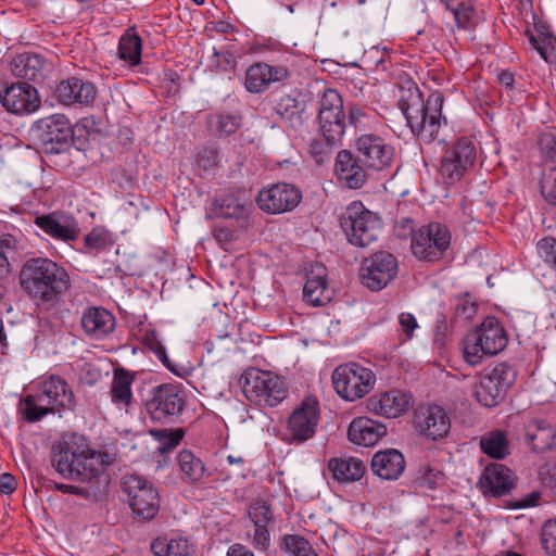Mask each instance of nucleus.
I'll return each instance as SVG.
<instances>
[{
    "instance_id": "nucleus-57",
    "label": "nucleus",
    "mask_w": 556,
    "mask_h": 556,
    "mask_svg": "<svg viewBox=\"0 0 556 556\" xmlns=\"http://www.w3.org/2000/svg\"><path fill=\"white\" fill-rule=\"evenodd\" d=\"M86 245L92 249H102L108 244L106 232L96 228L91 230L85 238Z\"/></svg>"
},
{
    "instance_id": "nucleus-19",
    "label": "nucleus",
    "mask_w": 556,
    "mask_h": 556,
    "mask_svg": "<svg viewBox=\"0 0 556 556\" xmlns=\"http://www.w3.org/2000/svg\"><path fill=\"white\" fill-rule=\"evenodd\" d=\"M542 151V175L540 190L543 199L556 206V137L543 134L540 137Z\"/></svg>"
},
{
    "instance_id": "nucleus-49",
    "label": "nucleus",
    "mask_w": 556,
    "mask_h": 556,
    "mask_svg": "<svg viewBox=\"0 0 556 556\" xmlns=\"http://www.w3.org/2000/svg\"><path fill=\"white\" fill-rule=\"evenodd\" d=\"M249 516L254 526H268L273 521L269 505L265 501H256L250 505Z\"/></svg>"
},
{
    "instance_id": "nucleus-48",
    "label": "nucleus",
    "mask_w": 556,
    "mask_h": 556,
    "mask_svg": "<svg viewBox=\"0 0 556 556\" xmlns=\"http://www.w3.org/2000/svg\"><path fill=\"white\" fill-rule=\"evenodd\" d=\"M217 212L219 216L226 218H239L245 212V207L236 197L226 195L220 199Z\"/></svg>"
},
{
    "instance_id": "nucleus-37",
    "label": "nucleus",
    "mask_w": 556,
    "mask_h": 556,
    "mask_svg": "<svg viewBox=\"0 0 556 556\" xmlns=\"http://www.w3.org/2000/svg\"><path fill=\"white\" fill-rule=\"evenodd\" d=\"M134 377L123 368L115 369L111 384V400L118 408H126L132 400Z\"/></svg>"
},
{
    "instance_id": "nucleus-14",
    "label": "nucleus",
    "mask_w": 556,
    "mask_h": 556,
    "mask_svg": "<svg viewBox=\"0 0 556 556\" xmlns=\"http://www.w3.org/2000/svg\"><path fill=\"white\" fill-rule=\"evenodd\" d=\"M358 161L368 169L384 170L395 162V150L382 137L363 134L355 141Z\"/></svg>"
},
{
    "instance_id": "nucleus-41",
    "label": "nucleus",
    "mask_w": 556,
    "mask_h": 556,
    "mask_svg": "<svg viewBox=\"0 0 556 556\" xmlns=\"http://www.w3.org/2000/svg\"><path fill=\"white\" fill-rule=\"evenodd\" d=\"M177 463L182 479L187 482H198L205 476L206 470L202 460L191 451H180L177 455Z\"/></svg>"
},
{
    "instance_id": "nucleus-8",
    "label": "nucleus",
    "mask_w": 556,
    "mask_h": 556,
    "mask_svg": "<svg viewBox=\"0 0 556 556\" xmlns=\"http://www.w3.org/2000/svg\"><path fill=\"white\" fill-rule=\"evenodd\" d=\"M243 393L247 399L263 407H274L287 397L283 380L266 370L250 369L244 375Z\"/></svg>"
},
{
    "instance_id": "nucleus-3",
    "label": "nucleus",
    "mask_w": 556,
    "mask_h": 556,
    "mask_svg": "<svg viewBox=\"0 0 556 556\" xmlns=\"http://www.w3.org/2000/svg\"><path fill=\"white\" fill-rule=\"evenodd\" d=\"M75 396L68 383L59 376H50L40 382L37 394H28L21 410L27 421L36 422L48 414L72 410Z\"/></svg>"
},
{
    "instance_id": "nucleus-36",
    "label": "nucleus",
    "mask_w": 556,
    "mask_h": 556,
    "mask_svg": "<svg viewBox=\"0 0 556 556\" xmlns=\"http://www.w3.org/2000/svg\"><path fill=\"white\" fill-rule=\"evenodd\" d=\"M275 111L281 121L292 128L302 126L308 117L304 105L289 94L280 97Z\"/></svg>"
},
{
    "instance_id": "nucleus-59",
    "label": "nucleus",
    "mask_w": 556,
    "mask_h": 556,
    "mask_svg": "<svg viewBox=\"0 0 556 556\" xmlns=\"http://www.w3.org/2000/svg\"><path fill=\"white\" fill-rule=\"evenodd\" d=\"M16 479L11 473L4 472L0 476V492L2 494H12L16 490Z\"/></svg>"
},
{
    "instance_id": "nucleus-15",
    "label": "nucleus",
    "mask_w": 556,
    "mask_h": 556,
    "mask_svg": "<svg viewBox=\"0 0 556 556\" xmlns=\"http://www.w3.org/2000/svg\"><path fill=\"white\" fill-rule=\"evenodd\" d=\"M320 420L318 400L314 396L305 397L291 413L287 421V431L290 441L303 443L314 437Z\"/></svg>"
},
{
    "instance_id": "nucleus-13",
    "label": "nucleus",
    "mask_w": 556,
    "mask_h": 556,
    "mask_svg": "<svg viewBox=\"0 0 556 556\" xmlns=\"http://www.w3.org/2000/svg\"><path fill=\"white\" fill-rule=\"evenodd\" d=\"M477 144L473 139L462 137L445 151L441 160L440 173L450 182L458 181L477 159Z\"/></svg>"
},
{
    "instance_id": "nucleus-40",
    "label": "nucleus",
    "mask_w": 556,
    "mask_h": 556,
    "mask_svg": "<svg viewBox=\"0 0 556 556\" xmlns=\"http://www.w3.org/2000/svg\"><path fill=\"white\" fill-rule=\"evenodd\" d=\"M481 451L489 457L503 459L509 454L507 434L502 430H493L484 433L479 442Z\"/></svg>"
},
{
    "instance_id": "nucleus-45",
    "label": "nucleus",
    "mask_w": 556,
    "mask_h": 556,
    "mask_svg": "<svg viewBox=\"0 0 556 556\" xmlns=\"http://www.w3.org/2000/svg\"><path fill=\"white\" fill-rule=\"evenodd\" d=\"M281 549L293 556H318L311 543L299 534H286L281 541Z\"/></svg>"
},
{
    "instance_id": "nucleus-7",
    "label": "nucleus",
    "mask_w": 556,
    "mask_h": 556,
    "mask_svg": "<svg viewBox=\"0 0 556 556\" xmlns=\"http://www.w3.org/2000/svg\"><path fill=\"white\" fill-rule=\"evenodd\" d=\"M342 227L351 244L365 248L378 239L382 222L377 213L366 208L362 202L354 201L346 207Z\"/></svg>"
},
{
    "instance_id": "nucleus-18",
    "label": "nucleus",
    "mask_w": 556,
    "mask_h": 556,
    "mask_svg": "<svg viewBox=\"0 0 556 556\" xmlns=\"http://www.w3.org/2000/svg\"><path fill=\"white\" fill-rule=\"evenodd\" d=\"M37 129L38 138L47 153L66 150L73 137L71 123L63 114H53L40 119Z\"/></svg>"
},
{
    "instance_id": "nucleus-5",
    "label": "nucleus",
    "mask_w": 556,
    "mask_h": 556,
    "mask_svg": "<svg viewBox=\"0 0 556 556\" xmlns=\"http://www.w3.org/2000/svg\"><path fill=\"white\" fill-rule=\"evenodd\" d=\"M507 344V337L504 328L495 317H486L473 331L469 332L464 340V358L470 365H478L483 356H493Z\"/></svg>"
},
{
    "instance_id": "nucleus-30",
    "label": "nucleus",
    "mask_w": 556,
    "mask_h": 556,
    "mask_svg": "<svg viewBox=\"0 0 556 556\" xmlns=\"http://www.w3.org/2000/svg\"><path fill=\"white\" fill-rule=\"evenodd\" d=\"M404 455L394 448L377 452L371 459L372 472L384 480H396L405 469Z\"/></svg>"
},
{
    "instance_id": "nucleus-38",
    "label": "nucleus",
    "mask_w": 556,
    "mask_h": 556,
    "mask_svg": "<svg viewBox=\"0 0 556 556\" xmlns=\"http://www.w3.org/2000/svg\"><path fill=\"white\" fill-rule=\"evenodd\" d=\"M441 2L453 13L459 28L472 29L479 24L480 16L471 0H441Z\"/></svg>"
},
{
    "instance_id": "nucleus-46",
    "label": "nucleus",
    "mask_w": 556,
    "mask_h": 556,
    "mask_svg": "<svg viewBox=\"0 0 556 556\" xmlns=\"http://www.w3.org/2000/svg\"><path fill=\"white\" fill-rule=\"evenodd\" d=\"M149 433L162 445L161 451L172 450L177 446L185 435L181 428L172 429H150Z\"/></svg>"
},
{
    "instance_id": "nucleus-1",
    "label": "nucleus",
    "mask_w": 556,
    "mask_h": 556,
    "mask_svg": "<svg viewBox=\"0 0 556 556\" xmlns=\"http://www.w3.org/2000/svg\"><path fill=\"white\" fill-rule=\"evenodd\" d=\"M18 282L39 307L54 306L71 288L68 271L48 257H31L21 267Z\"/></svg>"
},
{
    "instance_id": "nucleus-34",
    "label": "nucleus",
    "mask_w": 556,
    "mask_h": 556,
    "mask_svg": "<svg viewBox=\"0 0 556 556\" xmlns=\"http://www.w3.org/2000/svg\"><path fill=\"white\" fill-rule=\"evenodd\" d=\"M526 439L534 452H544L554 445L556 432L546 421L535 419L527 425Z\"/></svg>"
},
{
    "instance_id": "nucleus-55",
    "label": "nucleus",
    "mask_w": 556,
    "mask_h": 556,
    "mask_svg": "<svg viewBox=\"0 0 556 556\" xmlns=\"http://www.w3.org/2000/svg\"><path fill=\"white\" fill-rule=\"evenodd\" d=\"M252 544L258 551L265 552L268 549L270 545V535L267 530V526H255Z\"/></svg>"
},
{
    "instance_id": "nucleus-31",
    "label": "nucleus",
    "mask_w": 556,
    "mask_h": 556,
    "mask_svg": "<svg viewBox=\"0 0 556 556\" xmlns=\"http://www.w3.org/2000/svg\"><path fill=\"white\" fill-rule=\"evenodd\" d=\"M304 299L313 306H321L331 300V291L328 288L326 268L315 265L307 274L303 288Z\"/></svg>"
},
{
    "instance_id": "nucleus-6",
    "label": "nucleus",
    "mask_w": 556,
    "mask_h": 556,
    "mask_svg": "<svg viewBox=\"0 0 556 556\" xmlns=\"http://www.w3.org/2000/svg\"><path fill=\"white\" fill-rule=\"evenodd\" d=\"M186 401L181 388L163 383L152 388L144 401V409L150 420L167 426L177 422L185 410Z\"/></svg>"
},
{
    "instance_id": "nucleus-26",
    "label": "nucleus",
    "mask_w": 556,
    "mask_h": 556,
    "mask_svg": "<svg viewBox=\"0 0 556 556\" xmlns=\"http://www.w3.org/2000/svg\"><path fill=\"white\" fill-rule=\"evenodd\" d=\"M410 405V396L404 391L393 389L369 397L367 409L387 418H396L406 413Z\"/></svg>"
},
{
    "instance_id": "nucleus-58",
    "label": "nucleus",
    "mask_w": 556,
    "mask_h": 556,
    "mask_svg": "<svg viewBox=\"0 0 556 556\" xmlns=\"http://www.w3.org/2000/svg\"><path fill=\"white\" fill-rule=\"evenodd\" d=\"M168 556H190V546L187 540H169Z\"/></svg>"
},
{
    "instance_id": "nucleus-22",
    "label": "nucleus",
    "mask_w": 556,
    "mask_h": 556,
    "mask_svg": "<svg viewBox=\"0 0 556 556\" xmlns=\"http://www.w3.org/2000/svg\"><path fill=\"white\" fill-rule=\"evenodd\" d=\"M0 101L8 112L26 114L36 111L40 105L37 90L27 83H15L0 92Z\"/></svg>"
},
{
    "instance_id": "nucleus-28",
    "label": "nucleus",
    "mask_w": 556,
    "mask_h": 556,
    "mask_svg": "<svg viewBox=\"0 0 556 556\" xmlns=\"http://www.w3.org/2000/svg\"><path fill=\"white\" fill-rule=\"evenodd\" d=\"M386 433L383 424L365 416L353 419L348 431L349 440L363 446L377 444Z\"/></svg>"
},
{
    "instance_id": "nucleus-32",
    "label": "nucleus",
    "mask_w": 556,
    "mask_h": 556,
    "mask_svg": "<svg viewBox=\"0 0 556 556\" xmlns=\"http://www.w3.org/2000/svg\"><path fill=\"white\" fill-rule=\"evenodd\" d=\"M81 327L88 336L101 339L115 328V317L102 307H89L81 316Z\"/></svg>"
},
{
    "instance_id": "nucleus-43",
    "label": "nucleus",
    "mask_w": 556,
    "mask_h": 556,
    "mask_svg": "<svg viewBox=\"0 0 556 556\" xmlns=\"http://www.w3.org/2000/svg\"><path fill=\"white\" fill-rule=\"evenodd\" d=\"M475 396L481 405L491 408L503 402L506 394L482 375L475 388Z\"/></svg>"
},
{
    "instance_id": "nucleus-60",
    "label": "nucleus",
    "mask_w": 556,
    "mask_h": 556,
    "mask_svg": "<svg viewBox=\"0 0 556 556\" xmlns=\"http://www.w3.org/2000/svg\"><path fill=\"white\" fill-rule=\"evenodd\" d=\"M169 540L167 538H156L151 543V549L155 556H168Z\"/></svg>"
},
{
    "instance_id": "nucleus-23",
    "label": "nucleus",
    "mask_w": 556,
    "mask_h": 556,
    "mask_svg": "<svg viewBox=\"0 0 556 556\" xmlns=\"http://www.w3.org/2000/svg\"><path fill=\"white\" fill-rule=\"evenodd\" d=\"M516 475L505 465L489 464L479 480V486L484 495L500 497L509 494L516 486Z\"/></svg>"
},
{
    "instance_id": "nucleus-35",
    "label": "nucleus",
    "mask_w": 556,
    "mask_h": 556,
    "mask_svg": "<svg viewBox=\"0 0 556 556\" xmlns=\"http://www.w3.org/2000/svg\"><path fill=\"white\" fill-rule=\"evenodd\" d=\"M24 251L21 239L11 233L0 235V278L7 277L12 265L20 261Z\"/></svg>"
},
{
    "instance_id": "nucleus-21",
    "label": "nucleus",
    "mask_w": 556,
    "mask_h": 556,
    "mask_svg": "<svg viewBox=\"0 0 556 556\" xmlns=\"http://www.w3.org/2000/svg\"><path fill=\"white\" fill-rule=\"evenodd\" d=\"M96 86L78 77L62 80L54 90L56 100L66 106H87L97 98Z\"/></svg>"
},
{
    "instance_id": "nucleus-62",
    "label": "nucleus",
    "mask_w": 556,
    "mask_h": 556,
    "mask_svg": "<svg viewBox=\"0 0 556 556\" xmlns=\"http://www.w3.org/2000/svg\"><path fill=\"white\" fill-rule=\"evenodd\" d=\"M56 489L62 491V492H64V493L77 494V495H83V496H86V497H89L90 495H92L90 493V491H88V489L76 486V485L56 484Z\"/></svg>"
},
{
    "instance_id": "nucleus-47",
    "label": "nucleus",
    "mask_w": 556,
    "mask_h": 556,
    "mask_svg": "<svg viewBox=\"0 0 556 556\" xmlns=\"http://www.w3.org/2000/svg\"><path fill=\"white\" fill-rule=\"evenodd\" d=\"M420 476L418 478V483L421 486H426L429 490H434L439 485L443 484L445 481L444 473L430 465H425L420 467Z\"/></svg>"
},
{
    "instance_id": "nucleus-17",
    "label": "nucleus",
    "mask_w": 556,
    "mask_h": 556,
    "mask_svg": "<svg viewBox=\"0 0 556 556\" xmlns=\"http://www.w3.org/2000/svg\"><path fill=\"white\" fill-rule=\"evenodd\" d=\"M302 200V192L294 185L279 182L262 189L257 197L258 207L270 214H282L293 211Z\"/></svg>"
},
{
    "instance_id": "nucleus-39",
    "label": "nucleus",
    "mask_w": 556,
    "mask_h": 556,
    "mask_svg": "<svg viewBox=\"0 0 556 556\" xmlns=\"http://www.w3.org/2000/svg\"><path fill=\"white\" fill-rule=\"evenodd\" d=\"M142 41L135 27H129L118 42V56L130 66L141 61Z\"/></svg>"
},
{
    "instance_id": "nucleus-42",
    "label": "nucleus",
    "mask_w": 556,
    "mask_h": 556,
    "mask_svg": "<svg viewBox=\"0 0 556 556\" xmlns=\"http://www.w3.org/2000/svg\"><path fill=\"white\" fill-rule=\"evenodd\" d=\"M242 116L238 113L220 112L210 116L208 125L215 135L230 136L241 126Z\"/></svg>"
},
{
    "instance_id": "nucleus-53",
    "label": "nucleus",
    "mask_w": 556,
    "mask_h": 556,
    "mask_svg": "<svg viewBox=\"0 0 556 556\" xmlns=\"http://www.w3.org/2000/svg\"><path fill=\"white\" fill-rule=\"evenodd\" d=\"M237 65L235 55L231 52H218L214 50L210 58V66L219 71H230Z\"/></svg>"
},
{
    "instance_id": "nucleus-10",
    "label": "nucleus",
    "mask_w": 556,
    "mask_h": 556,
    "mask_svg": "<svg viewBox=\"0 0 556 556\" xmlns=\"http://www.w3.org/2000/svg\"><path fill=\"white\" fill-rule=\"evenodd\" d=\"M376 376L369 368L356 363L338 366L332 372L334 390L346 401H356L374 388Z\"/></svg>"
},
{
    "instance_id": "nucleus-50",
    "label": "nucleus",
    "mask_w": 556,
    "mask_h": 556,
    "mask_svg": "<svg viewBox=\"0 0 556 556\" xmlns=\"http://www.w3.org/2000/svg\"><path fill=\"white\" fill-rule=\"evenodd\" d=\"M349 125L355 130H364L370 123L371 116L361 106L350 104L348 106Z\"/></svg>"
},
{
    "instance_id": "nucleus-27",
    "label": "nucleus",
    "mask_w": 556,
    "mask_h": 556,
    "mask_svg": "<svg viewBox=\"0 0 556 556\" xmlns=\"http://www.w3.org/2000/svg\"><path fill=\"white\" fill-rule=\"evenodd\" d=\"M10 68L15 77L40 83L51 72L52 64L39 54L26 52L14 56Z\"/></svg>"
},
{
    "instance_id": "nucleus-24",
    "label": "nucleus",
    "mask_w": 556,
    "mask_h": 556,
    "mask_svg": "<svg viewBox=\"0 0 556 556\" xmlns=\"http://www.w3.org/2000/svg\"><path fill=\"white\" fill-rule=\"evenodd\" d=\"M34 224L51 238L64 242L74 241L79 236V226L75 217L53 212L39 215Z\"/></svg>"
},
{
    "instance_id": "nucleus-25",
    "label": "nucleus",
    "mask_w": 556,
    "mask_h": 556,
    "mask_svg": "<svg viewBox=\"0 0 556 556\" xmlns=\"http://www.w3.org/2000/svg\"><path fill=\"white\" fill-rule=\"evenodd\" d=\"M334 174L338 181L349 189H359L367 180L366 166L349 150H341L336 156Z\"/></svg>"
},
{
    "instance_id": "nucleus-4",
    "label": "nucleus",
    "mask_w": 556,
    "mask_h": 556,
    "mask_svg": "<svg viewBox=\"0 0 556 556\" xmlns=\"http://www.w3.org/2000/svg\"><path fill=\"white\" fill-rule=\"evenodd\" d=\"M443 96L439 92L431 93L426 101L417 91L402 104V110L407 124L416 136L425 141H432L441 128Z\"/></svg>"
},
{
    "instance_id": "nucleus-11",
    "label": "nucleus",
    "mask_w": 556,
    "mask_h": 556,
    "mask_svg": "<svg viewBox=\"0 0 556 556\" xmlns=\"http://www.w3.org/2000/svg\"><path fill=\"white\" fill-rule=\"evenodd\" d=\"M122 491L127 495L129 506L137 517L143 520L155 517L160 509V496L150 481L137 475H126L122 480Z\"/></svg>"
},
{
    "instance_id": "nucleus-64",
    "label": "nucleus",
    "mask_w": 556,
    "mask_h": 556,
    "mask_svg": "<svg viewBox=\"0 0 556 556\" xmlns=\"http://www.w3.org/2000/svg\"><path fill=\"white\" fill-rule=\"evenodd\" d=\"M498 81L505 86L506 88H511L515 83V77L511 72L508 71H502L497 75Z\"/></svg>"
},
{
    "instance_id": "nucleus-33",
    "label": "nucleus",
    "mask_w": 556,
    "mask_h": 556,
    "mask_svg": "<svg viewBox=\"0 0 556 556\" xmlns=\"http://www.w3.org/2000/svg\"><path fill=\"white\" fill-rule=\"evenodd\" d=\"M327 467L338 482L357 481L366 471L365 464L356 457H332Z\"/></svg>"
},
{
    "instance_id": "nucleus-54",
    "label": "nucleus",
    "mask_w": 556,
    "mask_h": 556,
    "mask_svg": "<svg viewBox=\"0 0 556 556\" xmlns=\"http://www.w3.org/2000/svg\"><path fill=\"white\" fill-rule=\"evenodd\" d=\"M218 163V152L214 147H204L198 153L197 164L199 167L210 169Z\"/></svg>"
},
{
    "instance_id": "nucleus-29",
    "label": "nucleus",
    "mask_w": 556,
    "mask_h": 556,
    "mask_svg": "<svg viewBox=\"0 0 556 556\" xmlns=\"http://www.w3.org/2000/svg\"><path fill=\"white\" fill-rule=\"evenodd\" d=\"M287 77V70L281 66H271L265 63H256L249 67L245 75V88L250 92H262L269 84L280 81Z\"/></svg>"
},
{
    "instance_id": "nucleus-12",
    "label": "nucleus",
    "mask_w": 556,
    "mask_h": 556,
    "mask_svg": "<svg viewBox=\"0 0 556 556\" xmlns=\"http://www.w3.org/2000/svg\"><path fill=\"white\" fill-rule=\"evenodd\" d=\"M318 123L323 137L340 143L346 130L343 100L334 89H327L319 102Z\"/></svg>"
},
{
    "instance_id": "nucleus-9",
    "label": "nucleus",
    "mask_w": 556,
    "mask_h": 556,
    "mask_svg": "<svg viewBox=\"0 0 556 556\" xmlns=\"http://www.w3.org/2000/svg\"><path fill=\"white\" fill-rule=\"evenodd\" d=\"M452 242L448 227L439 222H431L412 231L410 250L419 260L437 262L442 258Z\"/></svg>"
},
{
    "instance_id": "nucleus-56",
    "label": "nucleus",
    "mask_w": 556,
    "mask_h": 556,
    "mask_svg": "<svg viewBox=\"0 0 556 556\" xmlns=\"http://www.w3.org/2000/svg\"><path fill=\"white\" fill-rule=\"evenodd\" d=\"M399 325L401 332L405 336V340L412 339L414 330L418 328L417 319L410 313H401L399 315Z\"/></svg>"
},
{
    "instance_id": "nucleus-63",
    "label": "nucleus",
    "mask_w": 556,
    "mask_h": 556,
    "mask_svg": "<svg viewBox=\"0 0 556 556\" xmlns=\"http://www.w3.org/2000/svg\"><path fill=\"white\" fill-rule=\"evenodd\" d=\"M227 556H254V554L241 544H233L228 548Z\"/></svg>"
},
{
    "instance_id": "nucleus-2",
    "label": "nucleus",
    "mask_w": 556,
    "mask_h": 556,
    "mask_svg": "<svg viewBox=\"0 0 556 556\" xmlns=\"http://www.w3.org/2000/svg\"><path fill=\"white\" fill-rule=\"evenodd\" d=\"M52 466L63 478L90 483L87 489L92 496L104 492L109 486L110 478L105 471L110 460L105 453L77 452L67 443L59 444L53 451Z\"/></svg>"
},
{
    "instance_id": "nucleus-52",
    "label": "nucleus",
    "mask_w": 556,
    "mask_h": 556,
    "mask_svg": "<svg viewBox=\"0 0 556 556\" xmlns=\"http://www.w3.org/2000/svg\"><path fill=\"white\" fill-rule=\"evenodd\" d=\"M338 143H331L325 138L314 139L309 144V154L317 164H323L326 160H329L331 150Z\"/></svg>"
},
{
    "instance_id": "nucleus-61",
    "label": "nucleus",
    "mask_w": 556,
    "mask_h": 556,
    "mask_svg": "<svg viewBox=\"0 0 556 556\" xmlns=\"http://www.w3.org/2000/svg\"><path fill=\"white\" fill-rule=\"evenodd\" d=\"M530 42H531L532 47L540 53V55L546 61L547 60V52H546L545 43L547 42L548 45H551L552 43V38L548 37V38L540 39V38H536L534 36H531L530 37Z\"/></svg>"
},
{
    "instance_id": "nucleus-20",
    "label": "nucleus",
    "mask_w": 556,
    "mask_h": 556,
    "mask_svg": "<svg viewBox=\"0 0 556 556\" xmlns=\"http://www.w3.org/2000/svg\"><path fill=\"white\" fill-rule=\"evenodd\" d=\"M413 421L420 434L432 440L445 437L451 428L448 415L439 405L420 406L415 410Z\"/></svg>"
},
{
    "instance_id": "nucleus-44",
    "label": "nucleus",
    "mask_w": 556,
    "mask_h": 556,
    "mask_svg": "<svg viewBox=\"0 0 556 556\" xmlns=\"http://www.w3.org/2000/svg\"><path fill=\"white\" fill-rule=\"evenodd\" d=\"M483 375L505 394L516 380V371L506 363L496 364Z\"/></svg>"
},
{
    "instance_id": "nucleus-51",
    "label": "nucleus",
    "mask_w": 556,
    "mask_h": 556,
    "mask_svg": "<svg viewBox=\"0 0 556 556\" xmlns=\"http://www.w3.org/2000/svg\"><path fill=\"white\" fill-rule=\"evenodd\" d=\"M541 543L549 556H556V519L547 520L541 531Z\"/></svg>"
},
{
    "instance_id": "nucleus-16",
    "label": "nucleus",
    "mask_w": 556,
    "mask_h": 556,
    "mask_svg": "<svg viewBox=\"0 0 556 556\" xmlns=\"http://www.w3.org/2000/svg\"><path fill=\"white\" fill-rule=\"evenodd\" d=\"M397 270L399 264L393 254L378 252L363 262L359 276L368 289L380 291L396 277Z\"/></svg>"
}]
</instances>
